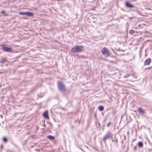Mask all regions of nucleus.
Instances as JSON below:
<instances>
[{"instance_id": "1", "label": "nucleus", "mask_w": 152, "mask_h": 152, "mask_svg": "<svg viewBox=\"0 0 152 152\" xmlns=\"http://www.w3.org/2000/svg\"><path fill=\"white\" fill-rule=\"evenodd\" d=\"M83 48V47L82 46L76 45L72 48L71 51L73 53L80 52Z\"/></svg>"}, {"instance_id": "2", "label": "nucleus", "mask_w": 152, "mask_h": 152, "mask_svg": "<svg viewBox=\"0 0 152 152\" xmlns=\"http://www.w3.org/2000/svg\"><path fill=\"white\" fill-rule=\"evenodd\" d=\"M58 89L61 91L64 92L65 90V88L64 84L60 81L57 83Z\"/></svg>"}, {"instance_id": "3", "label": "nucleus", "mask_w": 152, "mask_h": 152, "mask_svg": "<svg viewBox=\"0 0 152 152\" xmlns=\"http://www.w3.org/2000/svg\"><path fill=\"white\" fill-rule=\"evenodd\" d=\"M101 52L102 54L106 56H110V53L108 50L105 48H104L101 50Z\"/></svg>"}, {"instance_id": "4", "label": "nucleus", "mask_w": 152, "mask_h": 152, "mask_svg": "<svg viewBox=\"0 0 152 152\" xmlns=\"http://www.w3.org/2000/svg\"><path fill=\"white\" fill-rule=\"evenodd\" d=\"M112 137L111 134L110 133H108L104 136L103 140L105 141V140L109 138H110Z\"/></svg>"}, {"instance_id": "5", "label": "nucleus", "mask_w": 152, "mask_h": 152, "mask_svg": "<svg viewBox=\"0 0 152 152\" xmlns=\"http://www.w3.org/2000/svg\"><path fill=\"white\" fill-rule=\"evenodd\" d=\"M2 49L3 50L8 52H11L12 51V49L9 47H2Z\"/></svg>"}, {"instance_id": "6", "label": "nucleus", "mask_w": 152, "mask_h": 152, "mask_svg": "<svg viewBox=\"0 0 152 152\" xmlns=\"http://www.w3.org/2000/svg\"><path fill=\"white\" fill-rule=\"evenodd\" d=\"M42 115L45 118L47 119L49 118L48 111H46L44 112L42 114Z\"/></svg>"}, {"instance_id": "7", "label": "nucleus", "mask_w": 152, "mask_h": 152, "mask_svg": "<svg viewBox=\"0 0 152 152\" xmlns=\"http://www.w3.org/2000/svg\"><path fill=\"white\" fill-rule=\"evenodd\" d=\"M151 60L150 58L147 59L145 62V65H149L151 62Z\"/></svg>"}, {"instance_id": "8", "label": "nucleus", "mask_w": 152, "mask_h": 152, "mask_svg": "<svg viewBox=\"0 0 152 152\" xmlns=\"http://www.w3.org/2000/svg\"><path fill=\"white\" fill-rule=\"evenodd\" d=\"M126 7L131 8H132L133 7L132 5L130 3L128 2H126Z\"/></svg>"}, {"instance_id": "9", "label": "nucleus", "mask_w": 152, "mask_h": 152, "mask_svg": "<svg viewBox=\"0 0 152 152\" xmlns=\"http://www.w3.org/2000/svg\"><path fill=\"white\" fill-rule=\"evenodd\" d=\"M138 110L139 113L141 114H143L145 113L144 111L141 108H139Z\"/></svg>"}, {"instance_id": "10", "label": "nucleus", "mask_w": 152, "mask_h": 152, "mask_svg": "<svg viewBox=\"0 0 152 152\" xmlns=\"http://www.w3.org/2000/svg\"><path fill=\"white\" fill-rule=\"evenodd\" d=\"M26 15L28 16L32 17L33 15V14L30 12H26Z\"/></svg>"}, {"instance_id": "11", "label": "nucleus", "mask_w": 152, "mask_h": 152, "mask_svg": "<svg viewBox=\"0 0 152 152\" xmlns=\"http://www.w3.org/2000/svg\"><path fill=\"white\" fill-rule=\"evenodd\" d=\"M138 145L139 147H142L143 146V144L142 142H138Z\"/></svg>"}, {"instance_id": "12", "label": "nucleus", "mask_w": 152, "mask_h": 152, "mask_svg": "<svg viewBox=\"0 0 152 152\" xmlns=\"http://www.w3.org/2000/svg\"><path fill=\"white\" fill-rule=\"evenodd\" d=\"M47 138L50 140H52L54 139V137L51 135H49L48 136Z\"/></svg>"}, {"instance_id": "13", "label": "nucleus", "mask_w": 152, "mask_h": 152, "mask_svg": "<svg viewBox=\"0 0 152 152\" xmlns=\"http://www.w3.org/2000/svg\"><path fill=\"white\" fill-rule=\"evenodd\" d=\"M99 109L101 111H102L104 110V107L102 106H100L99 107Z\"/></svg>"}, {"instance_id": "14", "label": "nucleus", "mask_w": 152, "mask_h": 152, "mask_svg": "<svg viewBox=\"0 0 152 152\" xmlns=\"http://www.w3.org/2000/svg\"><path fill=\"white\" fill-rule=\"evenodd\" d=\"M19 14L21 15H26V12H19Z\"/></svg>"}, {"instance_id": "15", "label": "nucleus", "mask_w": 152, "mask_h": 152, "mask_svg": "<svg viewBox=\"0 0 152 152\" xmlns=\"http://www.w3.org/2000/svg\"><path fill=\"white\" fill-rule=\"evenodd\" d=\"M134 33V31L132 30H131L129 31V33L130 34H133Z\"/></svg>"}, {"instance_id": "16", "label": "nucleus", "mask_w": 152, "mask_h": 152, "mask_svg": "<svg viewBox=\"0 0 152 152\" xmlns=\"http://www.w3.org/2000/svg\"><path fill=\"white\" fill-rule=\"evenodd\" d=\"M3 141L4 142H7V139L5 137H4L3 138Z\"/></svg>"}, {"instance_id": "17", "label": "nucleus", "mask_w": 152, "mask_h": 152, "mask_svg": "<svg viewBox=\"0 0 152 152\" xmlns=\"http://www.w3.org/2000/svg\"><path fill=\"white\" fill-rule=\"evenodd\" d=\"M129 76H130L129 74H127V75H124V77H129Z\"/></svg>"}, {"instance_id": "18", "label": "nucleus", "mask_w": 152, "mask_h": 152, "mask_svg": "<svg viewBox=\"0 0 152 152\" xmlns=\"http://www.w3.org/2000/svg\"><path fill=\"white\" fill-rule=\"evenodd\" d=\"M6 61L5 60H3L1 61V63H4Z\"/></svg>"}, {"instance_id": "19", "label": "nucleus", "mask_w": 152, "mask_h": 152, "mask_svg": "<svg viewBox=\"0 0 152 152\" xmlns=\"http://www.w3.org/2000/svg\"><path fill=\"white\" fill-rule=\"evenodd\" d=\"M110 124H111V123H110V122L108 124H107V127H109V126H110Z\"/></svg>"}]
</instances>
